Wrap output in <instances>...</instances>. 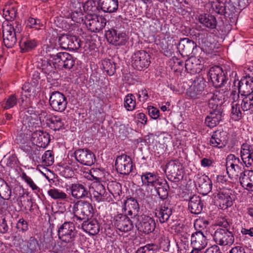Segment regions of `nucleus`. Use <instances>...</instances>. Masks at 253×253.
<instances>
[{
  "mask_svg": "<svg viewBox=\"0 0 253 253\" xmlns=\"http://www.w3.org/2000/svg\"><path fill=\"white\" fill-rule=\"evenodd\" d=\"M72 4L73 7L78 8V9L74 10L71 13V18L72 20L77 23L84 24L85 15L84 16L81 9L83 4L76 0H74V1H72Z\"/></svg>",
  "mask_w": 253,
  "mask_h": 253,
  "instance_id": "a878e982",
  "label": "nucleus"
},
{
  "mask_svg": "<svg viewBox=\"0 0 253 253\" xmlns=\"http://www.w3.org/2000/svg\"><path fill=\"white\" fill-rule=\"evenodd\" d=\"M82 229L91 235L97 234L100 229V225L96 219L84 221L82 224Z\"/></svg>",
  "mask_w": 253,
  "mask_h": 253,
  "instance_id": "7c9ffc66",
  "label": "nucleus"
},
{
  "mask_svg": "<svg viewBox=\"0 0 253 253\" xmlns=\"http://www.w3.org/2000/svg\"><path fill=\"white\" fill-rule=\"evenodd\" d=\"M21 177L22 179L26 183V184L29 185L30 188L32 189V190H37L38 186L32 180V179L28 176L25 172H23Z\"/></svg>",
  "mask_w": 253,
  "mask_h": 253,
  "instance_id": "864d4df0",
  "label": "nucleus"
},
{
  "mask_svg": "<svg viewBox=\"0 0 253 253\" xmlns=\"http://www.w3.org/2000/svg\"><path fill=\"white\" fill-rule=\"evenodd\" d=\"M43 245L45 246L46 249L52 248L54 245V240L51 235L44 236L43 241Z\"/></svg>",
  "mask_w": 253,
  "mask_h": 253,
  "instance_id": "bf43d9fd",
  "label": "nucleus"
},
{
  "mask_svg": "<svg viewBox=\"0 0 253 253\" xmlns=\"http://www.w3.org/2000/svg\"><path fill=\"white\" fill-rule=\"evenodd\" d=\"M217 225L224 228L217 229L213 234V240L218 245L221 246H230L234 242V237L232 232L228 229L230 227V224L227 219L223 218L219 220Z\"/></svg>",
  "mask_w": 253,
  "mask_h": 253,
  "instance_id": "f257e3e1",
  "label": "nucleus"
},
{
  "mask_svg": "<svg viewBox=\"0 0 253 253\" xmlns=\"http://www.w3.org/2000/svg\"><path fill=\"white\" fill-rule=\"evenodd\" d=\"M105 36L108 42L116 46L124 45L127 41V36L125 33L114 29L106 31Z\"/></svg>",
  "mask_w": 253,
  "mask_h": 253,
  "instance_id": "9b49d317",
  "label": "nucleus"
},
{
  "mask_svg": "<svg viewBox=\"0 0 253 253\" xmlns=\"http://www.w3.org/2000/svg\"><path fill=\"white\" fill-rule=\"evenodd\" d=\"M238 89L239 92L240 93L242 96L251 94L252 91H253V86L249 84L247 79H242L240 81L238 82Z\"/></svg>",
  "mask_w": 253,
  "mask_h": 253,
  "instance_id": "58836bf2",
  "label": "nucleus"
},
{
  "mask_svg": "<svg viewBox=\"0 0 253 253\" xmlns=\"http://www.w3.org/2000/svg\"><path fill=\"white\" fill-rule=\"evenodd\" d=\"M85 25L91 32L98 33L101 31L106 25V19L99 17L96 14H87L85 17Z\"/></svg>",
  "mask_w": 253,
  "mask_h": 253,
  "instance_id": "20e7f679",
  "label": "nucleus"
},
{
  "mask_svg": "<svg viewBox=\"0 0 253 253\" xmlns=\"http://www.w3.org/2000/svg\"><path fill=\"white\" fill-rule=\"evenodd\" d=\"M96 201H113L114 194L111 191H93L92 193Z\"/></svg>",
  "mask_w": 253,
  "mask_h": 253,
  "instance_id": "e433bc0d",
  "label": "nucleus"
},
{
  "mask_svg": "<svg viewBox=\"0 0 253 253\" xmlns=\"http://www.w3.org/2000/svg\"><path fill=\"white\" fill-rule=\"evenodd\" d=\"M83 8L84 10L88 13L87 14H95L98 10L96 1L93 0L86 1L83 5Z\"/></svg>",
  "mask_w": 253,
  "mask_h": 253,
  "instance_id": "79ce46f5",
  "label": "nucleus"
},
{
  "mask_svg": "<svg viewBox=\"0 0 253 253\" xmlns=\"http://www.w3.org/2000/svg\"><path fill=\"white\" fill-rule=\"evenodd\" d=\"M40 20L30 17L27 21V27L30 28L39 29L40 27Z\"/></svg>",
  "mask_w": 253,
  "mask_h": 253,
  "instance_id": "680f3d73",
  "label": "nucleus"
},
{
  "mask_svg": "<svg viewBox=\"0 0 253 253\" xmlns=\"http://www.w3.org/2000/svg\"><path fill=\"white\" fill-rule=\"evenodd\" d=\"M58 235L62 242L68 244L67 248L68 251H72L74 248V241L76 235L74 223L71 222H64L58 229Z\"/></svg>",
  "mask_w": 253,
  "mask_h": 253,
  "instance_id": "f03ea898",
  "label": "nucleus"
},
{
  "mask_svg": "<svg viewBox=\"0 0 253 253\" xmlns=\"http://www.w3.org/2000/svg\"><path fill=\"white\" fill-rule=\"evenodd\" d=\"M42 162L48 165H51L54 161L52 152L50 150L46 151L42 157Z\"/></svg>",
  "mask_w": 253,
  "mask_h": 253,
  "instance_id": "603ef678",
  "label": "nucleus"
},
{
  "mask_svg": "<svg viewBox=\"0 0 253 253\" xmlns=\"http://www.w3.org/2000/svg\"><path fill=\"white\" fill-rule=\"evenodd\" d=\"M115 226L121 231L128 232L133 227L132 221L126 215L119 214L115 217Z\"/></svg>",
  "mask_w": 253,
  "mask_h": 253,
  "instance_id": "f3484780",
  "label": "nucleus"
},
{
  "mask_svg": "<svg viewBox=\"0 0 253 253\" xmlns=\"http://www.w3.org/2000/svg\"><path fill=\"white\" fill-rule=\"evenodd\" d=\"M209 224V222L204 218H199L197 219L194 223V227L196 229H206Z\"/></svg>",
  "mask_w": 253,
  "mask_h": 253,
  "instance_id": "4d7b16f0",
  "label": "nucleus"
},
{
  "mask_svg": "<svg viewBox=\"0 0 253 253\" xmlns=\"http://www.w3.org/2000/svg\"><path fill=\"white\" fill-rule=\"evenodd\" d=\"M3 42L7 48L13 47L17 42V34L13 32V27L8 24L2 26Z\"/></svg>",
  "mask_w": 253,
  "mask_h": 253,
  "instance_id": "ddd939ff",
  "label": "nucleus"
},
{
  "mask_svg": "<svg viewBox=\"0 0 253 253\" xmlns=\"http://www.w3.org/2000/svg\"><path fill=\"white\" fill-rule=\"evenodd\" d=\"M51 197L56 200H64L67 198V195L62 191H47Z\"/></svg>",
  "mask_w": 253,
  "mask_h": 253,
  "instance_id": "8fccbe9b",
  "label": "nucleus"
},
{
  "mask_svg": "<svg viewBox=\"0 0 253 253\" xmlns=\"http://www.w3.org/2000/svg\"><path fill=\"white\" fill-rule=\"evenodd\" d=\"M189 201L188 203V208L191 212L193 214H199L201 212L203 204L201 202L199 196L193 195L192 197H188Z\"/></svg>",
  "mask_w": 253,
  "mask_h": 253,
  "instance_id": "b1692460",
  "label": "nucleus"
},
{
  "mask_svg": "<svg viewBox=\"0 0 253 253\" xmlns=\"http://www.w3.org/2000/svg\"><path fill=\"white\" fill-rule=\"evenodd\" d=\"M152 187L155 190H168L169 188L167 181L165 180H156L153 184ZM151 190H153L151 188Z\"/></svg>",
  "mask_w": 253,
  "mask_h": 253,
  "instance_id": "49530a36",
  "label": "nucleus"
},
{
  "mask_svg": "<svg viewBox=\"0 0 253 253\" xmlns=\"http://www.w3.org/2000/svg\"><path fill=\"white\" fill-rule=\"evenodd\" d=\"M16 228L19 231L25 232L28 230V222L23 218H20L16 224Z\"/></svg>",
  "mask_w": 253,
  "mask_h": 253,
  "instance_id": "052dcab7",
  "label": "nucleus"
},
{
  "mask_svg": "<svg viewBox=\"0 0 253 253\" xmlns=\"http://www.w3.org/2000/svg\"><path fill=\"white\" fill-rule=\"evenodd\" d=\"M226 132L215 131L210 139L209 144L213 147L222 148L226 144Z\"/></svg>",
  "mask_w": 253,
  "mask_h": 253,
  "instance_id": "4be33fe9",
  "label": "nucleus"
},
{
  "mask_svg": "<svg viewBox=\"0 0 253 253\" xmlns=\"http://www.w3.org/2000/svg\"><path fill=\"white\" fill-rule=\"evenodd\" d=\"M196 47L197 44L193 41L185 38L180 40L177 48L183 57H188Z\"/></svg>",
  "mask_w": 253,
  "mask_h": 253,
  "instance_id": "2eb2a0df",
  "label": "nucleus"
},
{
  "mask_svg": "<svg viewBox=\"0 0 253 253\" xmlns=\"http://www.w3.org/2000/svg\"><path fill=\"white\" fill-rule=\"evenodd\" d=\"M155 225L154 219L149 216H145L140 222L138 229L145 234H149L154 230Z\"/></svg>",
  "mask_w": 253,
  "mask_h": 253,
  "instance_id": "2f4dec72",
  "label": "nucleus"
},
{
  "mask_svg": "<svg viewBox=\"0 0 253 253\" xmlns=\"http://www.w3.org/2000/svg\"><path fill=\"white\" fill-rule=\"evenodd\" d=\"M209 76L213 85L216 88L221 87L226 83V77L219 66L211 68Z\"/></svg>",
  "mask_w": 253,
  "mask_h": 253,
  "instance_id": "4468645a",
  "label": "nucleus"
},
{
  "mask_svg": "<svg viewBox=\"0 0 253 253\" xmlns=\"http://www.w3.org/2000/svg\"><path fill=\"white\" fill-rule=\"evenodd\" d=\"M180 166V164L176 161H171L167 164L165 171L168 174L169 178L179 179Z\"/></svg>",
  "mask_w": 253,
  "mask_h": 253,
  "instance_id": "cd10ccee",
  "label": "nucleus"
},
{
  "mask_svg": "<svg viewBox=\"0 0 253 253\" xmlns=\"http://www.w3.org/2000/svg\"><path fill=\"white\" fill-rule=\"evenodd\" d=\"M148 112L149 116L153 119H157L159 117V110L156 108L149 106L148 107Z\"/></svg>",
  "mask_w": 253,
  "mask_h": 253,
  "instance_id": "e2e57ef3",
  "label": "nucleus"
},
{
  "mask_svg": "<svg viewBox=\"0 0 253 253\" xmlns=\"http://www.w3.org/2000/svg\"><path fill=\"white\" fill-rule=\"evenodd\" d=\"M54 62V61L53 62ZM53 64V63H52ZM56 65H52L47 59L40 58L37 61L38 68L42 69V72L47 75L54 72Z\"/></svg>",
  "mask_w": 253,
  "mask_h": 253,
  "instance_id": "f704fd0d",
  "label": "nucleus"
},
{
  "mask_svg": "<svg viewBox=\"0 0 253 253\" xmlns=\"http://www.w3.org/2000/svg\"><path fill=\"white\" fill-rule=\"evenodd\" d=\"M199 187L203 190H211L212 183L209 178L207 180L204 178L199 179L198 181Z\"/></svg>",
  "mask_w": 253,
  "mask_h": 253,
  "instance_id": "3c124183",
  "label": "nucleus"
},
{
  "mask_svg": "<svg viewBox=\"0 0 253 253\" xmlns=\"http://www.w3.org/2000/svg\"><path fill=\"white\" fill-rule=\"evenodd\" d=\"M17 143L25 144L27 140V134L20 132L16 139Z\"/></svg>",
  "mask_w": 253,
  "mask_h": 253,
  "instance_id": "69168bd1",
  "label": "nucleus"
},
{
  "mask_svg": "<svg viewBox=\"0 0 253 253\" xmlns=\"http://www.w3.org/2000/svg\"><path fill=\"white\" fill-rule=\"evenodd\" d=\"M21 51L25 52L30 51L37 46L35 40H31L27 38H22L19 42Z\"/></svg>",
  "mask_w": 253,
  "mask_h": 253,
  "instance_id": "4c0bfd02",
  "label": "nucleus"
},
{
  "mask_svg": "<svg viewBox=\"0 0 253 253\" xmlns=\"http://www.w3.org/2000/svg\"><path fill=\"white\" fill-rule=\"evenodd\" d=\"M199 21L204 26L210 29L215 28L217 21L215 17L210 14L201 15L199 17Z\"/></svg>",
  "mask_w": 253,
  "mask_h": 253,
  "instance_id": "c9c22d12",
  "label": "nucleus"
},
{
  "mask_svg": "<svg viewBox=\"0 0 253 253\" xmlns=\"http://www.w3.org/2000/svg\"><path fill=\"white\" fill-rule=\"evenodd\" d=\"M33 143L39 147L45 148L50 142V136L48 133L42 130H36L32 134Z\"/></svg>",
  "mask_w": 253,
  "mask_h": 253,
  "instance_id": "6ab92c4d",
  "label": "nucleus"
},
{
  "mask_svg": "<svg viewBox=\"0 0 253 253\" xmlns=\"http://www.w3.org/2000/svg\"><path fill=\"white\" fill-rule=\"evenodd\" d=\"M49 102L52 109L59 112L64 111L68 104L67 97L59 91L51 93Z\"/></svg>",
  "mask_w": 253,
  "mask_h": 253,
  "instance_id": "423d86ee",
  "label": "nucleus"
},
{
  "mask_svg": "<svg viewBox=\"0 0 253 253\" xmlns=\"http://www.w3.org/2000/svg\"><path fill=\"white\" fill-rule=\"evenodd\" d=\"M98 3L105 12H114L118 8V0H98Z\"/></svg>",
  "mask_w": 253,
  "mask_h": 253,
  "instance_id": "72a5a7b5",
  "label": "nucleus"
},
{
  "mask_svg": "<svg viewBox=\"0 0 253 253\" xmlns=\"http://www.w3.org/2000/svg\"><path fill=\"white\" fill-rule=\"evenodd\" d=\"M142 181L143 184L147 185L148 186H152L153 183L155 182L156 176L151 173H146L141 176Z\"/></svg>",
  "mask_w": 253,
  "mask_h": 253,
  "instance_id": "a18cd8bd",
  "label": "nucleus"
},
{
  "mask_svg": "<svg viewBox=\"0 0 253 253\" xmlns=\"http://www.w3.org/2000/svg\"><path fill=\"white\" fill-rule=\"evenodd\" d=\"M74 154L76 160L83 165L91 166L95 161V155L87 149H79L74 152Z\"/></svg>",
  "mask_w": 253,
  "mask_h": 253,
  "instance_id": "1a4fd4ad",
  "label": "nucleus"
},
{
  "mask_svg": "<svg viewBox=\"0 0 253 253\" xmlns=\"http://www.w3.org/2000/svg\"><path fill=\"white\" fill-rule=\"evenodd\" d=\"M8 230V226L5 218H3L0 222V232L4 234L6 233Z\"/></svg>",
  "mask_w": 253,
  "mask_h": 253,
  "instance_id": "338daca9",
  "label": "nucleus"
},
{
  "mask_svg": "<svg viewBox=\"0 0 253 253\" xmlns=\"http://www.w3.org/2000/svg\"><path fill=\"white\" fill-rule=\"evenodd\" d=\"M91 173V172H90ZM89 178H91V177L93 178V179L96 180L95 181L92 182L89 187V189H96V190H105V186L99 181H98V178L96 176H94L91 173L89 174Z\"/></svg>",
  "mask_w": 253,
  "mask_h": 253,
  "instance_id": "5fc2aeb1",
  "label": "nucleus"
},
{
  "mask_svg": "<svg viewBox=\"0 0 253 253\" xmlns=\"http://www.w3.org/2000/svg\"><path fill=\"white\" fill-rule=\"evenodd\" d=\"M150 59V55L146 51H137L131 57L132 66L139 71L144 70L149 66L151 63Z\"/></svg>",
  "mask_w": 253,
  "mask_h": 253,
  "instance_id": "7ed1b4c3",
  "label": "nucleus"
},
{
  "mask_svg": "<svg viewBox=\"0 0 253 253\" xmlns=\"http://www.w3.org/2000/svg\"><path fill=\"white\" fill-rule=\"evenodd\" d=\"M124 206L125 211L131 217L132 216L135 217L138 214L139 207L137 201L134 198H127L125 203Z\"/></svg>",
  "mask_w": 253,
  "mask_h": 253,
  "instance_id": "c85d7f7f",
  "label": "nucleus"
},
{
  "mask_svg": "<svg viewBox=\"0 0 253 253\" xmlns=\"http://www.w3.org/2000/svg\"><path fill=\"white\" fill-rule=\"evenodd\" d=\"M143 248H145L144 250L146 253H155L158 249L157 246L154 244H147L143 246Z\"/></svg>",
  "mask_w": 253,
  "mask_h": 253,
  "instance_id": "0e129e2a",
  "label": "nucleus"
},
{
  "mask_svg": "<svg viewBox=\"0 0 253 253\" xmlns=\"http://www.w3.org/2000/svg\"><path fill=\"white\" fill-rule=\"evenodd\" d=\"M229 253H246V251L243 247L237 246L232 248Z\"/></svg>",
  "mask_w": 253,
  "mask_h": 253,
  "instance_id": "774afa93",
  "label": "nucleus"
},
{
  "mask_svg": "<svg viewBox=\"0 0 253 253\" xmlns=\"http://www.w3.org/2000/svg\"><path fill=\"white\" fill-rule=\"evenodd\" d=\"M191 245L193 247L203 250L207 245L206 236L201 231H197L191 236Z\"/></svg>",
  "mask_w": 253,
  "mask_h": 253,
  "instance_id": "393cba45",
  "label": "nucleus"
},
{
  "mask_svg": "<svg viewBox=\"0 0 253 253\" xmlns=\"http://www.w3.org/2000/svg\"><path fill=\"white\" fill-rule=\"evenodd\" d=\"M160 247L164 252H169L170 250V240L168 237H163L159 239Z\"/></svg>",
  "mask_w": 253,
  "mask_h": 253,
  "instance_id": "de8ad7c7",
  "label": "nucleus"
},
{
  "mask_svg": "<svg viewBox=\"0 0 253 253\" xmlns=\"http://www.w3.org/2000/svg\"><path fill=\"white\" fill-rule=\"evenodd\" d=\"M71 194L75 198L81 199L88 197L91 195L89 191H71Z\"/></svg>",
  "mask_w": 253,
  "mask_h": 253,
  "instance_id": "13d9d810",
  "label": "nucleus"
},
{
  "mask_svg": "<svg viewBox=\"0 0 253 253\" xmlns=\"http://www.w3.org/2000/svg\"><path fill=\"white\" fill-rule=\"evenodd\" d=\"M41 117L44 116L47 125L51 129L54 131L59 130L64 128L65 120L60 116L49 115H47L45 112H43L41 114Z\"/></svg>",
  "mask_w": 253,
  "mask_h": 253,
  "instance_id": "f8f14e48",
  "label": "nucleus"
},
{
  "mask_svg": "<svg viewBox=\"0 0 253 253\" xmlns=\"http://www.w3.org/2000/svg\"><path fill=\"white\" fill-rule=\"evenodd\" d=\"M103 69L109 76H112L116 71L115 63L110 59H104L102 62Z\"/></svg>",
  "mask_w": 253,
  "mask_h": 253,
  "instance_id": "ea45409f",
  "label": "nucleus"
},
{
  "mask_svg": "<svg viewBox=\"0 0 253 253\" xmlns=\"http://www.w3.org/2000/svg\"><path fill=\"white\" fill-rule=\"evenodd\" d=\"M239 93V91L234 90L232 91L230 95V98L232 100L231 115L232 119L235 121L239 120L242 117V113L239 108V101L242 99V95L241 94L240 96Z\"/></svg>",
  "mask_w": 253,
  "mask_h": 253,
  "instance_id": "dca6fc26",
  "label": "nucleus"
},
{
  "mask_svg": "<svg viewBox=\"0 0 253 253\" xmlns=\"http://www.w3.org/2000/svg\"><path fill=\"white\" fill-rule=\"evenodd\" d=\"M54 61L53 65H56L59 68L69 70L75 65L73 57L67 52H59L52 56Z\"/></svg>",
  "mask_w": 253,
  "mask_h": 253,
  "instance_id": "39448f33",
  "label": "nucleus"
},
{
  "mask_svg": "<svg viewBox=\"0 0 253 253\" xmlns=\"http://www.w3.org/2000/svg\"><path fill=\"white\" fill-rule=\"evenodd\" d=\"M241 155L246 167L251 166L253 162V148L248 144H243L241 146Z\"/></svg>",
  "mask_w": 253,
  "mask_h": 253,
  "instance_id": "5701e85b",
  "label": "nucleus"
},
{
  "mask_svg": "<svg viewBox=\"0 0 253 253\" xmlns=\"http://www.w3.org/2000/svg\"><path fill=\"white\" fill-rule=\"evenodd\" d=\"M136 102L134 96L132 94H127L125 98L124 106L127 111H132L135 107Z\"/></svg>",
  "mask_w": 253,
  "mask_h": 253,
  "instance_id": "a19ab883",
  "label": "nucleus"
},
{
  "mask_svg": "<svg viewBox=\"0 0 253 253\" xmlns=\"http://www.w3.org/2000/svg\"><path fill=\"white\" fill-rule=\"evenodd\" d=\"M223 117L222 109H214L206 117L205 123L210 128L214 127L222 121Z\"/></svg>",
  "mask_w": 253,
  "mask_h": 253,
  "instance_id": "aec40b11",
  "label": "nucleus"
},
{
  "mask_svg": "<svg viewBox=\"0 0 253 253\" xmlns=\"http://www.w3.org/2000/svg\"><path fill=\"white\" fill-rule=\"evenodd\" d=\"M17 104V98L14 94L10 95L7 99L3 106L5 109H9L13 107Z\"/></svg>",
  "mask_w": 253,
  "mask_h": 253,
  "instance_id": "6e6d98bb",
  "label": "nucleus"
},
{
  "mask_svg": "<svg viewBox=\"0 0 253 253\" xmlns=\"http://www.w3.org/2000/svg\"><path fill=\"white\" fill-rule=\"evenodd\" d=\"M73 211L78 219H88L92 215L93 208L88 202H78L74 205Z\"/></svg>",
  "mask_w": 253,
  "mask_h": 253,
  "instance_id": "0eeeda50",
  "label": "nucleus"
},
{
  "mask_svg": "<svg viewBox=\"0 0 253 253\" xmlns=\"http://www.w3.org/2000/svg\"><path fill=\"white\" fill-rule=\"evenodd\" d=\"M3 12L5 19L7 21L13 20L17 15V9L13 7L6 10L4 8L3 9Z\"/></svg>",
  "mask_w": 253,
  "mask_h": 253,
  "instance_id": "c03bdc74",
  "label": "nucleus"
},
{
  "mask_svg": "<svg viewBox=\"0 0 253 253\" xmlns=\"http://www.w3.org/2000/svg\"><path fill=\"white\" fill-rule=\"evenodd\" d=\"M185 67L187 71L199 73L202 70L203 65L199 59L192 56L186 60Z\"/></svg>",
  "mask_w": 253,
  "mask_h": 253,
  "instance_id": "c756f323",
  "label": "nucleus"
},
{
  "mask_svg": "<svg viewBox=\"0 0 253 253\" xmlns=\"http://www.w3.org/2000/svg\"><path fill=\"white\" fill-rule=\"evenodd\" d=\"M115 166L118 172L122 174L127 175L132 170V161L130 157L126 155H122L117 157Z\"/></svg>",
  "mask_w": 253,
  "mask_h": 253,
  "instance_id": "6e6552de",
  "label": "nucleus"
},
{
  "mask_svg": "<svg viewBox=\"0 0 253 253\" xmlns=\"http://www.w3.org/2000/svg\"><path fill=\"white\" fill-rule=\"evenodd\" d=\"M239 102L240 110L242 109L243 112H247L250 114L253 113V91L251 94L243 95Z\"/></svg>",
  "mask_w": 253,
  "mask_h": 253,
  "instance_id": "bb28decb",
  "label": "nucleus"
},
{
  "mask_svg": "<svg viewBox=\"0 0 253 253\" xmlns=\"http://www.w3.org/2000/svg\"><path fill=\"white\" fill-rule=\"evenodd\" d=\"M205 86V81L202 78H199L195 80L191 87L189 91L190 96L193 98H199L202 95V92Z\"/></svg>",
  "mask_w": 253,
  "mask_h": 253,
  "instance_id": "412c9836",
  "label": "nucleus"
},
{
  "mask_svg": "<svg viewBox=\"0 0 253 253\" xmlns=\"http://www.w3.org/2000/svg\"><path fill=\"white\" fill-rule=\"evenodd\" d=\"M212 196L213 199L221 209L225 210L232 205V199L229 194L216 191Z\"/></svg>",
  "mask_w": 253,
  "mask_h": 253,
  "instance_id": "a211bd4d",
  "label": "nucleus"
},
{
  "mask_svg": "<svg viewBox=\"0 0 253 253\" xmlns=\"http://www.w3.org/2000/svg\"><path fill=\"white\" fill-rule=\"evenodd\" d=\"M172 213V207L169 204L165 203L160 209L156 212V215L159 218L161 223H164L168 220Z\"/></svg>",
  "mask_w": 253,
  "mask_h": 253,
  "instance_id": "473e14b6",
  "label": "nucleus"
},
{
  "mask_svg": "<svg viewBox=\"0 0 253 253\" xmlns=\"http://www.w3.org/2000/svg\"><path fill=\"white\" fill-rule=\"evenodd\" d=\"M38 245L37 239L31 237L28 242L26 253H37Z\"/></svg>",
  "mask_w": 253,
  "mask_h": 253,
  "instance_id": "37998d69",
  "label": "nucleus"
},
{
  "mask_svg": "<svg viewBox=\"0 0 253 253\" xmlns=\"http://www.w3.org/2000/svg\"><path fill=\"white\" fill-rule=\"evenodd\" d=\"M58 42L62 48L70 50H76L81 47V40L73 35H62L59 37Z\"/></svg>",
  "mask_w": 253,
  "mask_h": 253,
  "instance_id": "9d476101",
  "label": "nucleus"
},
{
  "mask_svg": "<svg viewBox=\"0 0 253 253\" xmlns=\"http://www.w3.org/2000/svg\"><path fill=\"white\" fill-rule=\"evenodd\" d=\"M231 155H228L226 158V170L228 174L231 173L233 174L236 171L239 172V170L238 169H235V164L233 161L231 160Z\"/></svg>",
  "mask_w": 253,
  "mask_h": 253,
  "instance_id": "09e8293b",
  "label": "nucleus"
}]
</instances>
